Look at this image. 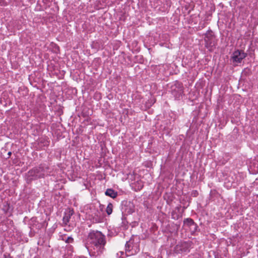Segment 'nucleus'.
<instances>
[{"label": "nucleus", "mask_w": 258, "mask_h": 258, "mask_svg": "<svg viewBox=\"0 0 258 258\" xmlns=\"http://www.w3.org/2000/svg\"><path fill=\"white\" fill-rule=\"evenodd\" d=\"M112 209H113V205L111 203H109L107 205V207L106 208V213L107 214L109 215H110L112 212Z\"/></svg>", "instance_id": "nucleus-12"}, {"label": "nucleus", "mask_w": 258, "mask_h": 258, "mask_svg": "<svg viewBox=\"0 0 258 258\" xmlns=\"http://www.w3.org/2000/svg\"><path fill=\"white\" fill-rule=\"evenodd\" d=\"M125 214H124V213H123V214H122V218H121L122 220V223H123V224H125V220H126V218H125Z\"/></svg>", "instance_id": "nucleus-17"}, {"label": "nucleus", "mask_w": 258, "mask_h": 258, "mask_svg": "<svg viewBox=\"0 0 258 258\" xmlns=\"http://www.w3.org/2000/svg\"><path fill=\"white\" fill-rule=\"evenodd\" d=\"M171 218L174 220H177L179 218V215L175 210L171 212Z\"/></svg>", "instance_id": "nucleus-13"}, {"label": "nucleus", "mask_w": 258, "mask_h": 258, "mask_svg": "<svg viewBox=\"0 0 258 258\" xmlns=\"http://www.w3.org/2000/svg\"><path fill=\"white\" fill-rule=\"evenodd\" d=\"M76 258H87V257L83 255H80V256H78Z\"/></svg>", "instance_id": "nucleus-19"}, {"label": "nucleus", "mask_w": 258, "mask_h": 258, "mask_svg": "<svg viewBox=\"0 0 258 258\" xmlns=\"http://www.w3.org/2000/svg\"><path fill=\"white\" fill-rule=\"evenodd\" d=\"M247 56V53L242 50L234 51L232 55V59L234 62L240 63L242 60Z\"/></svg>", "instance_id": "nucleus-5"}, {"label": "nucleus", "mask_w": 258, "mask_h": 258, "mask_svg": "<svg viewBox=\"0 0 258 258\" xmlns=\"http://www.w3.org/2000/svg\"><path fill=\"white\" fill-rule=\"evenodd\" d=\"M183 223L185 225L188 226L189 227L194 226V232H196L197 230L198 226L192 219L190 218L185 219L183 221Z\"/></svg>", "instance_id": "nucleus-9"}, {"label": "nucleus", "mask_w": 258, "mask_h": 258, "mask_svg": "<svg viewBox=\"0 0 258 258\" xmlns=\"http://www.w3.org/2000/svg\"><path fill=\"white\" fill-rule=\"evenodd\" d=\"M74 214L73 209L68 208L66 209L63 217V223L64 225H67L69 222L71 216Z\"/></svg>", "instance_id": "nucleus-8"}, {"label": "nucleus", "mask_w": 258, "mask_h": 258, "mask_svg": "<svg viewBox=\"0 0 258 258\" xmlns=\"http://www.w3.org/2000/svg\"><path fill=\"white\" fill-rule=\"evenodd\" d=\"M122 205V213L125 214H131L135 211V207L133 203L130 202H124Z\"/></svg>", "instance_id": "nucleus-7"}, {"label": "nucleus", "mask_w": 258, "mask_h": 258, "mask_svg": "<svg viewBox=\"0 0 258 258\" xmlns=\"http://www.w3.org/2000/svg\"><path fill=\"white\" fill-rule=\"evenodd\" d=\"M66 243H70L74 242V239L72 237H68L66 240H65Z\"/></svg>", "instance_id": "nucleus-14"}, {"label": "nucleus", "mask_w": 258, "mask_h": 258, "mask_svg": "<svg viewBox=\"0 0 258 258\" xmlns=\"http://www.w3.org/2000/svg\"><path fill=\"white\" fill-rule=\"evenodd\" d=\"M86 246L90 255L96 257L102 254L106 244L105 236L99 231H91L88 234Z\"/></svg>", "instance_id": "nucleus-1"}, {"label": "nucleus", "mask_w": 258, "mask_h": 258, "mask_svg": "<svg viewBox=\"0 0 258 258\" xmlns=\"http://www.w3.org/2000/svg\"><path fill=\"white\" fill-rule=\"evenodd\" d=\"M45 173L46 170L45 168L41 165L33 168L26 173L25 177L27 182L29 183L32 180L44 178Z\"/></svg>", "instance_id": "nucleus-2"}, {"label": "nucleus", "mask_w": 258, "mask_h": 258, "mask_svg": "<svg viewBox=\"0 0 258 258\" xmlns=\"http://www.w3.org/2000/svg\"><path fill=\"white\" fill-rule=\"evenodd\" d=\"M48 140V139L46 137L40 138L37 140V144L40 148L48 147L49 144V141Z\"/></svg>", "instance_id": "nucleus-10"}, {"label": "nucleus", "mask_w": 258, "mask_h": 258, "mask_svg": "<svg viewBox=\"0 0 258 258\" xmlns=\"http://www.w3.org/2000/svg\"><path fill=\"white\" fill-rule=\"evenodd\" d=\"M171 92L176 99H179L183 93L182 84L177 81L171 86Z\"/></svg>", "instance_id": "nucleus-4"}, {"label": "nucleus", "mask_w": 258, "mask_h": 258, "mask_svg": "<svg viewBox=\"0 0 258 258\" xmlns=\"http://www.w3.org/2000/svg\"><path fill=\"white\" fill-rule=\"evenodd\" d=\"M176 209H177L178 211H179V207H177Z\"/></svg>", "instance_id": "nucleus-21"}, {"label": "nucleus", "mask_w": 258, "mask_h": 258, "mask_svg": "<svg viewBox=\"0 0 258 258\" xmlns=\"http://www.w3.org/2000/svg\"><path fill=\"white\" fill-rule=\"evenodd\" d=\"M12 154V152H9L8 154V155H9L8 157V158H9L10 156Z\"/></svg>", "instance_id": "nucleus-20"}, {"label": "nucleus", "mask_w": 258, "mask_h": 258, "mask_svg": "<svg viewBox=\"0 0 258 258\" xmlns=\"http://www.w3.org/2000/svg\"><path fill=\"white\" fill-rule=\"evenodd\" d=\"M204 40L205 46L209 50H212L216 47V41L213 31L209 29L205 34Z\"/></svg>", "instance_id": "nucleus-3"}, {"label": "nucleus", "mask_w": 258, "mask_h": 258, "mask_svg": "<svg viewBox=\"0 0 258 258\" xmlns=\"http://www.w3.org/2000/svg\"><path fill=\"white\" fill-rule=\"evenodd\" d=\"M126 250L130 251L131 243L130 241H127L125 245Z\"/></svg>", "instance_id": "nucleus-15"}, {"label": "nucleus", "mask_w": 258, "mask_h": 258, "mask_svg": "<svg viewBox=\"0 0 258 258\" xmlns=\"http://www.w3.org/2000/svg\"><path fill=\"white\" fill-rule=\"evenodd\" d=\"M189 246L188 244L184 242L178 244L175 246L173 251L176 253H181L183 252H189Z\"/></svg>", "instance_id": "nucleus-6"}, {"label": "nucleus", "mask_w": 258, "mask_h": 258, "mask_svg": "<svg viewBox=\"0 0 258 258\" xmlns=\"http://www.w3.org/2000/svg\"><path fill=\"white\" fill-rule=\"evenodd\" d=\"M82 113L84 116H89L90 114V112L88 111L87 112H85V109H83Z\"/></svg>", "instance_id": "nucleus-16"}, {"label": "nucleus", "mask_w": 258, "mask_h": 258, "mask_svg": "<svg viewBox=\"0 0 258 258\" xmlns=\"http://www.w3.org/2000/svg\"><path fill=\"white\" fill-rule=\"evenodd\" d=\"M191 195H193L194 197H197L198 195V192L197 190H195L192 191Z\"/></svg>", "instance_id": "nucleus-18"}, {"label": "nucleus", "mask_w": 258, "mask_h": 258, "mask_svg": "<svg viewBox=\"0 0 258 258\" xmlns=\"http://www.w3.org/2000/svg\"><path fill=\"white\" fill-rule=\"evenodd\" d=\"M105 194L106 196H109L113 199H114L117 196V192L115 191L112 188H108L106 189Z\"/></svg>", "instance_id": "nucleus-11"}]
</instances>
